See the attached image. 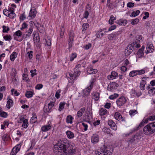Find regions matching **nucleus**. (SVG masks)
Listing matches in <instances>:
<instances>
[{
  "instance_id": "obj_55",
  "label": "nucleus",
  "mask_w": 155,
  "mask_h": 155,
  "mask_svg": "<svg viewBox=\"0 0 155 155\" xmlns=\"http://www.w3.org/2000/svg\"><path fill=\"white\" fill-rule=\"evenodd\" d=\"M89 27V25L87 23H85L83 24L82 27L83 30H86Z\"/></svg>"
},
{
  "instance_id": "obj_18",
  "label": "nucleus",
  "mask_w": 155,
  "mask_h": 155,
  "mask_svg": "<svg viewBox=\"0 0 155 155\" xmlns=\"http://www.w3.org/2000/svg\"><path fill=\"white\" fill-rule=\"evenodd\" d=\"M92 97L95 101H98L99 98V94L98 92H93L91 93Z\"/></svg>"
},
{
  "instance_id": "obj_50",
  "label": "nucleus",
  "mask_w": 155,
  "mask_h": 155,
  "mask_svg": "<svg viewBox=\"0 0 155 155\" xmlns=\"http://www.w3.org/2000/svg\"><path fill=\"white\" fill-rule=\"evenodd\" d=\"M138 75H141L145 73V70L144 69L137 70Z\"/></svg>"
},
{
  "instance_id": "obj_19",
  "label": "nucleus",
  "mask_w": 155,
  "mask_h": 155,
  "mask_svg": "<svg viewBox=\"0 0 155 155\" xmlns=\"http://www.w3.org/2000/svg\"><path fill=\"white\" fill-rule=\"evenodd\" d=\"M51 126L50 125H46L42 126L41 127V130L43 132H46L50 130Z\"/></svg>"
},
{
  "instance_id": "obj_4",
  "label": "nucleus",
  "mask_w": 155,
  "mask_h": 155,
  "mask_svg": "<svg viewBox=\"0 0 155 155\" xmlns=\"http://www.w3.org/2000/svg\"><path fill=\"white\" fill-rule=\"evenodd\" d=\"M81 67V65L80 64H78L74 68V72L73 75L69 73V75L70 76L68 77V78H69L71 80H74L77 76H78L80 74V71L79 68Z\"/></svg>"
},
{
  "instance_id": "obj_34",
  "label": "nucleus",
  "mask_w": 155,
  "mask_h": 155,
  "mask_svg": "<svg viewBox=\"0 0 155 155\" xmlns=\"http://www.w3.org/2000/svg\"><path fill=\"white\" fill-rule=\"evenodd\" d=\"M137 70L133 71H131L129 74V75L130 77H133L135 76L138 75Z\"/></svg>"
},
{
  "instance_id": "obj_63",
  "label": "nucleus",
  "mask_w": 155,
  "mask_h": 155,
  "mask_svg": "<svg viewBox=\"0 0 155 155\" xmlns=\"http://www.w3.org/2000/svg\"><path fill=\"white\" fill-rule=\"evenodd\" d=\"M15 34L17 36L20 37L22 35V33L20 30H18L15 32Z\"/></svg>"
},
{
  "instance_id": "obj_1",
  "label": "nucleus",
  "mask_w": 155,
  "mask_h": 155,
  "mask_svg": "<svg viewBox=\"0 0 155 155\" xmlns=\"http://www.w3.org/2000/svg\"><path fill=\"white\" fill-rule=\"evenodd\" d=\"M54 151L59 152V150H62L67 155H71L74 154L75 150L74 147L68 145L66 140H61L58 141L57 145H55Z\"/></svg>"
},
{
  "instance_id": "obj_6",
  "label": "nucleus",
  "mask_w": 155,
  "mask_h": 155,
  "mask_svg": "<svg viewBox=\"0 0 155 155\" xmlns=\"http://www.w3.org/2000/svg\"><path fill=\"white\" fill-rule=\"evenodd\" d=\"M134 43H132L129 45L126 48L125 52L126 55L128 56L129 55L133 52V48L134 47Z\"/></svg>"
},
{
  "instance_id": "obj_23",
  "label": "nucleus",
  "mask_w": 155,
  "mask_h": 155,
  "mask_svg": "<svg viewBox=\"0 0 155 155\" xmlns=\"http://www.w3.org/2000/svg\"><path fill=\"white\" fill-rule=\"evenodd\" d=\"M37 28L39 31L41 33H44L45 31L44 26L41 24H38L37 26Z\"/></svg>"
},
{
  "instance_id": "obj_29",
  "label": "nucleus",
  "mask_w": 155,
  "mask_h": 155,
  "mask_svg": "<svg viewBox=\"0 0 155 155\" xmlns=\"http://www.w3.org/2000/svg\"><path fill=\"white\" fill-rule=\"evenodd\" d=\"M146 84V82L145 81H141L140 84V88L141 90H144L145 89V85Z\"/></svg>"
},
{
  "instance_id": "obj_24",
  "label": "nucleus",
  "mask_w": 155,
  "mask_h": 155,
  "mask_svg": "<svg viewBox=\"0 0 155 155\" xmlns=\"http://www.w3.org/2000/svg\"><path fill=\"white\" fill-rule=\"evenodd\" d=\"M66 135L68 137L69 139H72L74 137V135L73 133L71 131L68 130L66 132Z\"/></svg>"
},
{
  "instance_id": "obj_64",
  "label": "nucleus",
  "mask_w": 155,
  "mask_h": 155,
  "mask_svg": "<svg viewBox=\"0 0 155 155\" xmlns=\"http://www.w3.org/2000/svg\"><path fill=\"white\" fill-rule=\"evenodd\" d=\"M32 51H31L27 53L28 57L30 59H31L32 57Z\"/></svg>"
},
{
  "instance_id": "obj_38",
  "label": "nucleus",
  "mask_w": 155,
  "mask_h": 155,
  "mask_svg": "<svg viewBox=\"0 0 155 155\" xmlns=\"http://www.w3.org/2000/svg\"><path fill=\"white\" fill-rule=\"evenodd\" d=\"M137 135H135L132 138H130L128 141L130 142H133L134 141L136 140V139L137 137Z\"/></svg>"
},
{
  "instance_id": "obj_21",
  "label": "nucleus",
  "mask_w": 155,
  "mask_h": 155,
  "mask_svg": "<svg viewBox=\"0 0 155 155\" xmlns=\"http://www.w3.org/2000/svg\"><path fill=\"white\" fill-rule=\"evenodd\" d=\"M87 72L90 74H94L97 72V70L96 69L90 68L88 69Z\"/></svg>"
},
{
  "instance_id": "obj_9",
  "label": "nucleus",
  "mask_w": 155,
  "mask_h": 155,
  "mask_svg": "<svg viewBox=\"0 0 155 155\" xmlns=\"http://www.w3.org/2000/svg\"><path fill=\"white\" fill-rule=\"evenodd\" d=\"M108 113V112L107 110L105 108H101L99 110L100 115L102 118H105L106 117Z\"/></svg>"
},
{
  "instance_id": "obj_31",
  "label": "nucleus",
  "mask_w": 155,
  "mask_h": 155,
  "mask_svg": "<svg viewBox=\"0 0 155 155\" xmlns=\"http://www.w3.org/2000/svg\"><path fill=\"white\" fill-rule=\"evenodd\" d=\"M140 12V11L138 10H137L136 11L133 12L130 15V16L131 17H135L138 15Z\"/></svg>"
},
{
  "instance_id": "obj_42",
  "label": "nucleus",
  "mask_w": 155,
  "mask_h": 155,
  "mask_svg": "<svg viewBox=\"0 0 155 155\" xmlns=\"http://www.w3.org/2000/svg\"><path fill=\"white\" fill-rule=\"evenodd\" d=\"M3 28V32L4 33L8 32L9 30V28L8 26L3 25L2 27Z\"/></svg>"
},
{
  "instance_id": "obj_39",
  "label": "nucleus",
  "mask_w": 155,
  "mask_h": 155,
  "mask_svg": "<svg viewBox=\"0 0 155 155\" xmlns=\"http://www.w3.org/2000/svg\"><path fill=\"white\" fill-rule=\"evenodd\" d=\"M116 20V18L113 15H111L109 20V23L111 25L112 24L114 23V20Z\"/></svg>"
},
{
  "instance_id": "obj_49",
  "label": "nucleus",
  "mask_w": 155,
  "mask_h": 155,
  "mask_svg": "<svg viewBox=\"0 0 155 155\" xmlns=\"http://www.w3.org/2000/svg\"><path fill=\"white\" fill-rule=\"evenodd\" d=\"M64 33V29L63 26H62L61 28V31L60 33V36L61 38H62Z\"/></svg>"
},
{
  "instance_id": "obj_48",
  "label": "nucleus",
  "mask_w": 155,
  "mask_h": 155,
  "mask_svg": "<svg viewBox=\"0 0 155 155\" xmlns=\"http://www.w3.org/2000/svg\"><path fill=\"white\" fill-rule=\"evenodd\" d=\"M0 116L6 118L8 116L7 114L5 112H2L0 113Z\"/></svg>"
},
{
  "instance_id": "obj_30",
  "label": "nucleus",
  "mask_w": 155,
  "mask_h": 155,
  "mask_svg": "<svg viewBox=\"0 0 155 155\" xmlns=\"http://www.w3.org/2000/svg\"><path fill=\"white\" fill-rule=\"evenodd\" d=\"M17 54V53L15 52H14L12 53L10 56V59L12 61H14Z\"/></svg>"
},
{
  "instance_id": "obj_44",
  "label": "nucleus",
  "mask_w": 155,
  "mask_h": 155,
  "mask_svg": "<svg viewBox=\"0 0 155 155\" xmlns=\"http://www.w3.org/2000/svg\"><path fill=\"white\" fill-rule=\"evenodd\" d=\"M118 96V94H114L113 95H110L109 97V98L110 99L113 100L117 98Z\"/></svg>"
},
{
  "instance_id": "obj_7",
  "label": "nucleus",
  "mask_w": 155,
  "mask_h": 155,
  "mask_svg": "<svg viewBox=\"0 0 155 155\" xmlns=\"http://www.w3.org/2000/svg\"><path fill=\"white\" fill-rule=\"evenodd\" d=\"M69 35L68 45L69 48H70L72 46V44L74 41V34L73 31H70Z\"/></svg>"
},
{
  "instance_id": "obj_32",
  "label": "nucleus",
  "mask_w": 155,
  "mask_h": 155,
  "mask_svg": "<svg viewBox=\"0 0 155 155\" xmlns=\"http://www.w3.org/2000/svg\"><path fill=\"white\" fill-rule=\"evenodd\" d=\"M73 117L71 115L68 116L66 118V122L68 123L72 124Z\"/></svg>"
},
{
  "instance_id": "obj_33",
  "label": "nucleus",
  "mask_w": 155,
  "mask_h": 155,
  "mask_svg": "<svg viewBox=\"0 0 155 155\" xmlns=\"http://www.w3.org/2000/svg\"><path fill=\"white\" fill-rule=\"evenodd\" d=\"M51 109L47 105H45L44 107L43 111L45 113H49L51 112Z\"/></svg>"
},
{
  "instance_id": "obj_26",
  "label": "nucleus",
  "mask_w": 155,
  "mask_h": 155,
  "mask_svg": "<svg viewBox=\"0 0 155 155\" xmlns=\"http://www.w3.org/2000/svg\"><path fill=\"white\" fill-rule=\"evenodd\" d=\"M13 101L12 99H9L7 102V107L8 109H10L11 107L13 105Z\"/></svg>"
},
{
  "instance_id": "obj_57",
  "label": "nucleus",
  "mask_w": 155,
  "mask_h": 155,
  "mask_svg": "<svg viewBox=\"0 0 155 155\" xmlns=\"http://www.w3.org/2000/svg\"><path fill=\"white\" fill-rule=\"evenodd\" d=\"M82 125L84 127V131H86V130H87L88 128L87 125L84 122H82Z\"/></svg>"
},
{
  "instance_id": "obj_5",
  "label": "nucleus",
  "mask_w": 155,
  "mask_h": 155,
  "mask_svg": "<svg viewBox=\"0 0 155 155\" xmlns=\"http://www.w3.org/2000/svg\"><path fill=\"white\" fill-rule=\"evenodd\" d=\"M90 86L83 90V94L85 96H88L90 94L91 89L93 86V80L92 79Z\"/></svg>"
},
{
  "instance_id": "obj_10",
  "label": "nucleus",
  "mask_w": 155,
  "mask_h": 155,
  "mask_svg": "<svg viewBox=\"0 0 155 155\" xmlns=\"http://www.w3.org/2000/svg\"><path fill=\"white\" fill-rule=\"evenodd\" d=\"M142 36L141 35H138V37H137L136 38V40L135 42H133L132 43H134L135 47L136 48H139L140 47V40L142 39Z\"/></svg>"
},
{
  "instance_id": "obj_47",
  "label": "nucleus",
  "mask_w": 155,
  "mask_h": 155,
  "mask_svg": "<svg viewBox=\"0 0 155 155\" xmlns=\"http://www.w3.org/2000/svg\"><path fill=\"white\" fill-rule=\"evenodd\" d=\"M3 14L9 17H10V14L9 13V11L6 9H4L3 12Z\"/></svg>"
},
{
  "instance_id": "obj_15",
  "label": "nucleus",
  "mask_w": 155,
  "mask_h": 155,
  "mask_svg": "<svg viewBox=\"0 0 155 155\" xmlns=\"http://www.w3.org/2000/svg\"><path fill=\"white\" fill-rule=\"evenodd\" d=\"M108 124L111 128L114 130L117 129V127L115 123L112 120H109L108 122Z\"/></svg>"
},
{
  "instance_id": "obj_2",
  "label": "nucleus",
  "mask_w": 155,
  "mask_h": 155,
  "mask_svg": "<svg viewBox=\"0 0 155 155\" xmlns=\"http://www.w3.org/2000/svg\"><path fill=\"white\" fill-rule=\"evenodd\" d=\"M155 132V122L149 124L143 128V133L145 135H150Z\"/></svg>"
},
{
  "instance_id": "obj_25",
  "label": "nucleus",
  "mask_w": 155,
  "mask_h": 155,
  "mask_svg": "<svg viewBox=\"0 0 155 155\" xmlns=\"http://www.w3.org/2000/svg\"><path fill=\"white\" fill-rule=\"evenodd\" d=\"M33 40L35 43H38L40 41L39 37L38 35L36 34H34Z\"/></svg>"
},
{
  "instance_id": "obj_61",
  "label": "nucleus",
  "mask_w": 155,
  "mask_h": 155,
  "mask_svg": "<svg viewBox=\"0 0 155 155\" xmlns=\"http://www.w3.org/2000/svg\"><path fill=\"white\" fill-rule=\"evenodd\" d=\"M61 91L60 90H57L55 94V97H56L58 99L59 98L60 96V93Z\"/></svg>"
},
{
  "instance_id": "obj_12",
  "label": "nucleus",
  "mask_w": 155,
  "mask_h": 155,
  "mask_svg": "<svg viewBox=\"0 0 155 155\" xmlns=\"http://www.w3.org/2000/svg\"><path fill=\"white\" fill-rule=\"evenodd\" d=\"M117 85L118 84L117 83L112 82L108 85L107 87V90L109 91H111L114 89L115 86L117 87Z\"/></svg>"
},
{
  "instance_id": "obj_11",
  "label": "nucleus",
  "mask_w": 155,
  "mask_h": 155,
  "mask_svg": "<svg viewBox=\"0 0 155 155\" xmlns=\"http://www.w3.org/2000/svg\"><path fill=\"white\" fill-rule=\"evenodd\" d=\"M153 48V45L150 43L148 42L147 45L146 53L153 52L154 50Z\"/></svg>"
},
{
  "instance_id": "obj_20",
  "label": "nucleus",
  "mask_w": 155,
  "mask_h": 155,
  "mask_svg": "<svg viewBox=\"0 0 155 155\" xmlns=\"http://www.w3.org/2000/svg\"><path fill=\"white\" fill-rule=\"evenodd\" d=\"M36 11L35 9L31 8L29 13V16L31 18H35L36 15Z\"/></svg>"
},
{
  "instance_id": "obj_22",
  "label": "nucleus",
  "mask_w": 155,
  "mask_h": 155,
  "mask_svg": "<svg viewBox=\"0 0 155 155\" xmlns=\"http://www.w3.org/2000/svg\"><path fill=\"white\" fill-rule=\"evenodd\" d=\"M85 109L84 107L82 108L77 112V116L78 117H81L85 110Z\"/></svg>"
},
{
  "instance_id": "obj_60",
  "label": "nucleus",
  "mask_w": 155,
  "mask_h": 155,
  "mask_svg": "<svg viewBox=\"0 0 155 155\" xmlns=\"http://www.w3.org/2000/svg\"><path fill=\"white\" fill-rule=\"evenodd\" d=\"M103 130L104 132H105L107 134H110V129L107 128H106V127L104 128H103Z\"/></svg>"
},
{
  "instance_id": "obj_45",
  "label": "nucleus",
  "mask_w": 155,
  "mask_h": 155,
  "mask_svg": "<svg viewBox=\"0 0 155 155\" xmlns=\"http://www.w3.org/2000/svg\"><path fill=\"white\" fill-rule=\"evenodd\" d=\"M131 93L134 96L137 97H139L141 95V94H138L134 90H132Z\"/></svg>"
},
{
  "instance_id": "obj_56",
  "label": "nucleus",
  "mask_w": 155,
  "mask_h": 155,
  "mask_svg": "<svg viewBox=\"0 0 155 155\" xmlns=\"http://www.w3.org/2000/svg\"><path fill=\"white\" fill-rule=\"evenodd\" d=\"M4 39L6 41H10L11 39V36L10 35H7L3 37Z\"/></svg>"
},
{
  "instance_id": "obj_13",
  "label": "nucleus",
  "mask_w": 155,
  "mask_h": 155,
  "mask_svg": "<svg viewBox=\"0 0 155 155\" xmlns=\"http://www.w3.org/2000/svg\"><path fill=\"white\" fill-rule=\"evenodd\" d=\"M98 136L96 134H93L91 136V141L93 143H96L99 141Z\"/></svg>"
},
{
  "instance_id": "obj_27",
  "label": "nucleus",
  "mask_w": 155,
  "mask_h": 155,
  "mask_svg": "<svg viewBox=\"0 0 155 155\" xmlns=\"http://www.w3.org/2000/svg\"><path fill=\"white\" fill-rule=\"evenodd\" d=\"M117 24L121 26H124L127 24V21L126 20H120L117 22Z\"/></svg>"
},
{
  "instance_id": "obj_37",
  "label": "nucleus",
  "mask_w": 155,
  "mask_h": 155,
  "mask_svg": "<svg viewBox=\"0 0 155 155\" xmlns=\"http://www.w3.org/2000/svg\"><path fill=\"white\" fill-rule=\"evenodd\" d=\"M33 31L32 28L30 27L27 32H26L27 33L26 34V37H29Z\"/></svg>"
},
{
  "instance_id": "obj_41",
  "label": "nucleus",
  "mask_w": 155,
  "mask_h": 155,
  "mask_svg": "<svg viewBox=\"0 0 155 155\" xmlns=\"http://www.w3.org/2000/svg\"><path fill=\"white\" fill-rule=\"evenodd\" d=\"M65 104V103L61 102L60 103L58 109V110L59 111H60L61 110L64 108Z\"/></svg>"
},
{
  "instance_id": "obj_40",
  "label": "nucleus",
  "mask_w": 155,
  "mask_h": 155,
  "mask_svg": "<svg viewBox=\"0 0 155 155\" xmlns=\"http://www.w3.org/2000/svg\"><path fill=\"white\" fill-rule=\"evenodd\" d=\"M117 35L114 34V33H112V34L109 35L108 36V38L110 40H112L113 38L116 37Z\"/></svg>"
},
{
  "instance_id": "obj_46",
  "label": "nucleus",
  "mask_w": 155,
  "mask_h": 155,
  "mask_svg": "<svg viewBox=\"0 0 155 155\" xmlns=\"http://www.w3.org/2000/svg\"><path fill=\"white\" fill-rule=\"evenodd\" d=\"M45 41L47 46H50L51 45V40L50 38H47L45 39Z\"/></svg>"
},
{
  "instance_id": "obj_51",
  "label": "nucleus",
  "mask_w": 155,
  "mask_h": 155,
  "mask_svg": "<svg viewBox=\"0 0 155 155\" xmlns=\"http://www.w3.org/2000/svg\"><path fill=\"white\" fill-rule=\"evenodd\" d=\"M139 21V19L138 18H136L135 19L132 20V21L131 22V24L132 25H134L137 24Z\"/></svg>"
},
{
  "instance_id": "obj_16",
  "label": "nucleus",
  "mask_w": 155,
  "mask_h": 155,
  "mask_svg": "<svg viewBox=\"0 0 155 155\" xmlns=\"http://www.w3.org/2000/svg\"><path fill=\"white\" fill-rule=\"evenodd\" d=\"M114 117L115 118L118 120L123 121L125 120V118L122 117L121 114L118 112H116L114 114Z\"/></svg>"
},
{
  "instance_id": "obj_35",
  "label": "nucleus",
  "mask_w": 155,
  "mask_h": 155,
  "mask_svg": "<svg viewBox=\"0 0 155 155\" xmlns=\"http://www.w3.org/2000/svg\"><path fill=\"white\" fill-rule=\"evenodd\" d=\"M28 120L27 119H25L24 120V121L23 122L22 126L25 128H26L28 127Z\"/></svg>"
},
{
  "instance_id": "obj_62",
  "label": "nucleus",
  "mask_w": 155,
  "mask_h": 155,
  "mask_svg": "<svg viewBox=\"0 0 155 155\" xmlns=\"http://www.w3.org/2000/svg\"><path fill=\"white\" fill-rule=\"evenodd\" d=\"M89 13L87 11H85L84 13V18L87 19L89 15Z\"/></svg>"
},
{
  "instance_id": "obj_17",
  "label": "nucleus",
  "mask_w": 155,
  "mask_h": 155,
  "mask_svg": "<svg viewBox=\"0 0 155 155\" xmlns=\"http://www.w3.org/2000/svg\"><path fill=\"white\" fill-rule=\"evenodd\" d=\"M52 99L51 98L49 99L47 101V103L48 106L49 108L51 109L53 107L54 105L55 100L51 101Z\"/></svg>"
},
{
  "instance_id": "obj_36",
  "label": "nucleus",
  "mask_w": 155,
  "mask_h": 155,
  "mask_svg": "<svg viewBox=\"0 0 155 155\" xmlns=\"http://www.w3.org/2000/svg\"><path fill=\"white\" fill-rule=\"evenodd\" d=\"M77 56V54L75 53H72L70 56V61H73L74 59Z\"/></svg>"
},
{
  "instance_id": "obj_52",
  "label": "nucleus",
  "mask_w": 155,
  "mask_h": 155,
  "mask_svg": "<svg viewBox=\"0 0 155 155\" xmlns=\"http://www.w3.org/2000/svg\"><path fill=\"white\" fill-rule=\"evenodd\" d=\"M37 120V117L35 116L32 117L31 119V122L32 123H35Z\"/></svg>"
},
{
  "instance_id": "obj_59",
  "label": "nucleus",
  "mask_w": 155,
  "mask_h": 155,
  "mask_svg": "<svg viewBox=\"0 0 155 155\" xmlns=\"http://www.w3.org/2000/svg\"><path fill=\"white\" fill-rule=\"evenodd\" d=\"M149 92L150 93H152V94L155 93V88L151 87V88L149 91Z\"/></svg>"
},
{
  "instance_id": "obj_14",
  "label": "nucleus",
  "mask_w": 155,
  "mask_h": 155,
  "mask_svg": "<svg viewBox=\"0 0 155 155\" xmlns=\"http://www.w3.org/2000/svg\"><path fill=\"white\" fill-rule=\"evenodd\" d=\"M118 76L117 73L115 71H113L111 72V75L107 76V78L109 80H113L116 77Z\"/></svg>"
},
{
  "instance_id": "obj_53",
  "label": "nucleus",
  "mask_w": 155,
  "mask_h": 155,
  "mask_svg": "<svg viewBox=\"0 0 155 155\" xmlns=\"http://www.w3.org/2000/svg\"><path fill=\"white\" fill-rule=\"evenodd\" d=\"M137 112L135 110H131L129 111V113L131 116H133L136 114Z\"/></svg>"
},
{
  "instance_id": "obj_58",
  "label": "nucleus",
  "mask_w": 155,
  "mask_h": 155,
  "mask_svg": "<svg viewBox=\"0 0 155 155\" xmlns=\"http://www.w3.org/2000/svg\"><path fill=\"white\" fill-rule=\"evenodd\" d=\"M17 150H15V148H13L12 149V151L10 153L11 155H15L18 152Z\"/></svg>"
},
{
  "instance_id": "obj_3",
  "label": "nucleus",
  "mask_w": 155,
  "mask_h": 155,
  "mask_svg": "<svg viewBox=\"0 0 155 155\" xmlns=\"http://www.w3.org/2000/svg\"><path fill=\"white\" fill-rule=\"evenodd\" d=\"M110 150V148L104 147L103 148L98 149L96 152V155H111L112 153Z\"/></svg>"
},
{
  "instance_id": "obj_28",
  "label": "nucleus",
  "mask_w": 155,
  "mask_h": 155,
  "mask_svg": "<svg viewBox=\"0 0 155 155\" xmlns=\"http://www.w3.org/2000/svg\"><path fill=\"white\" fill-rule=\"evenodd\" d=\"M34 94V93L33 91H27L25 94V96L27 98H30Z\"/></svg>"
},
{
  "instance_id": "obj_43",
  "label": "nucleus",
  "mask_w": 155,
  "mask_h": 155,
  "mask_svg": "<svg viewBox=\"0 0 155 155\" xmlns=\"http://www.w3.org/2000/svg\"><path fill=\"white\" fill-rule=\"evenodd\" d=\"M104 29H103L101 30H100L99 31L97 32L98 33L100 34V35L101 36H102L104 34H106V33L108 31H104Z\"/></svg>"
},
{
  "instance_id": "obj_8",
  "label": "nucleus",
  "mask_w": 155,
  "mask_h": 155,
  "mask_svg": "<svg viewBox=\"0 0 155 155\" xmlns=\"http://www.w3.org/2000/svg\"><path fill=\"white\" fill-rule=\"evenodd\" d=\"M127 101L126 98L124 97H122L119 98L116 101L117 105L119 107L123 105Z\"/></svg>"
},
{
  "instance_id": "obj_54",
  "label": "nucleus",
  "mask_w": 155,
  "mask_h": 155,
  "mask_svg": "<svg viewBox=\"0 0 155 155\" xmlns=\"http://www.w3.org/2000/svg\"><path fill=\"white\" fill-rule=\"evenodd\" d=\"M8 135L6 134L2 136V139L3 140V141L5 142L7 141L8 139Z\"/></svg>"
}]
</instances>
